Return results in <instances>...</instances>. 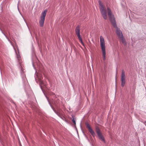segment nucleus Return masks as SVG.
I'll list each match as a JSON object with an SVG mask.
<instances>
[{"mask_svg": "<svg viewBox=\"0 0 146 146\" xmlns=\"http://www.w3.org/2000/svg\"><path fill=\"white\" fill-rule=\"evenodd\" d=\"M33 66L34 67V68L35 70V74L36 73V76H35V80L36 82L37 83H39L40 87L41 90H42L43 93L46 98L49 104L50 105V106L53 111L55 113H56L60 118L62 119L63 116L61 113V110L59 108V100H58L57 101H53L52 103V104L55 107V108L58 110V111H57L51 104L48 97H47L44 90L43 88V87L46 88H47V87L46 82H44L42 80L43 79L42 75L41 74H38L36 73V70L34 66V64L33 62Z\"/></svg>", "mask_w": 146, "mask_h": 146, "instance_id": "obj_1", "label": "nucleus"}, {"mask_svg": "<svg viewBox=\"0 0 146 146\" xmlns=\"http://www.w3.org/2000/svg\"><path fill=\"white\" fill-rule=\"evenodd\" d=\"M107 11L111 23L114 27L116 29V33L118 37L119 40L121 41L125 45H126V42L125 39L124 38L122 32L120 29L117 27L115 18L114 17V15L112 14L111 9L109 7H108L107 8Z\"/></svg>", "mask_w": 146, "mask_h": 146, "instance_id": "obj_2", "label": "nucleus"}, {"mask_svg": "<svg viewBox=\"0 0 146 146\" xmlns=\"http://www.w3.org/2000/svg\"><path fill=\"white\" fill-rule=\"evenodd\" d=\"M98 4L100 6V9L103 17L104 19L106 20L107 19V12L106 9H104V7L103 5L102 1L99 0L98 1Z\"/></svg>", "mask_w": 146, "mask_h": 146, "instance_id": "obj_3", "label": "nucleus"}, {"mask_svg": "<svg viewBox=\"0 0 146 146\" xmlns=\"http://www.w3.org/2000/svg\"><path fill=\"white\" fill-rule=\"evenodd\" d=\"M95 131L99 139L104 143H106V141L104 136L103 135L100 128L97 126L96 127Z\"/></svg>", "mask_w": 146, "mask_h": 146, "instance_id": "obj_4", "label": "nucleus"}, {"mask_svg": "<svg viewBox=\"0 0 146 146\" xmlns=\"http://www.w3.org/2000/svg\"><path fill=\"white\" fill-rule=\"evenodd\" d=\"M100 45L102 52L103 60H105L106 59V51L105 42H100Z\"/></svg>", "mask_w": 146, "mask_h": 146, "instance_id": "obj_5", "label": "nucleus"}, {"mask_svg": "<svg viewBox=\"0 0 146 146\" xmlns=\"http://www.w3.org/2000/svg\"><path fill=\"white\" fill-rule=\"evenodd\" d=\"M85 125L86 127L88 129L89 132L91 134L93 137H95L96 135V133H95L94 130L92 128L90 124L86 122L85 123Z\"/></svg>", "mask_w": 146, "mask_h": 146, "instance_id": "obj_6", "label": "nucleus"}, {"mask_svg": "<svg viewBox=\"0 0 146 146\" xmlns=\"http://www.w3.org/2000/svg\"><path fill=\"white\" fill-rule=\"evenodd\" d=\"M6 30H7V27L6 26L2 23L0 24V31L5 37L9 40L8 37L7 36L5 33L6 31Z\"/></svg>", "mask_w": 146, "mask_h": 146, "instance_id": "obj_7", "label": "nucleus"}, {"mask_svg": "<svg viewBox=\"0 0 146 146\" xmlns=\"http://www.w3.org/2000/svg\"><path fill=\"white\" fill-rule=\"evenodd\" d=\"M121 81V86L123 87L124 86L126 82L125 73L123 70H122Z\"/></svg>", "mask_w": 146, "mask_h": 146, "instance_id": "obj_8", "label": "nucleus"}, {"mask_svg": "<svg viewBox=\"0 0 146 146\" xmlns=\"http://www.w3.org/2000/svg\"><path fill=\"white\" fill-rule=\"evenodd\" d=\"M20 67L21 68L20 72L21 73V77L23 78V80H25L26 79L24 73V72L23 71V68L22 66L20 65Z\"/></svg>", "mask_w": 146, "mask_h": 146, "instance_id": "obj_9", "label": "nucleus"}, {"mask_svg": "<svg viewBox=\"0 0 146 146\" xmlns=\"http://www.w3.org/2000/svg\"><path fill=\"white\" fill-rule=\"evenodd\" d=\"M47 11V10L45 9L43 12H42L41 13V18L45 19Z\"/></svg>", "mask_w": 146, "mask_h": 146, "instance_id": "obj_10", "label": "nucleus"}, {"mask_svg": "<svg viewBox=\"0 0 146 146\" xmlns=\"http://www.w3.org/2000/svg\"><path fill=\"white\" fill-rule=\"evenodd\" d=\"M45 19L40 18L39 21V24L40 27H42L43 26Z\"/></svg>", "mask_w": 146, "mask_h": 146, "instance_id": "obj_11", "label": "nucleus"}, {"mask_svg": "<svg viewBox=\"0 0 146 146\" xmlns=\"http://www.w3.org/2000/svg\"><path fill=\"white\" fill-rule=\"evenodd\" d=\"M72 121L73 122V123L74 124V126H75V127L76 129V131H77V133H78V130H77V129L76 128V119L74 117V116L72 115Z\"/></svg>", "mask_w": 146, "mask_h": 146, "instance_id": "obj_12", "label": "nucleus"}, {"mask_svg": "<svg viewBox=\"0 0 146 146\" xmlns=\"http://www.w3.org/2000/svg\"><path fill=\"white\" fill-rule=\"evenodd\" d=\"M76 34L80 33V29L79 25H78L76 27L75 29Z\"/></svg>", "mask_w": 146, "mask_h": 146, "instance_id": "obj_13", "label": "nucleus"}, {"mask_svg": "<svg viewBox=\"0 0 146 146\" xmlns=\"http://www.w3.org/2000/svg\"><path fill=\"white\" fill-rule=\"evenodd\" d=\"M76 35H77L79 40L81 39L82 38V37L80 35V33L76 34Z\"/></svg>", "mask_w": 146, "mask_h": 146, "instance_id": "obj_14", "label": "nucleus"}, {"mask_svg": "<svg viewBox=\"0 0 146 146\" xmlns=\"http://www.w3.org/2000/svg\"><path fill=\"white\" fill-rule=\"evenodd\" d=\"M104 38L103 37H102L101 36H100V42H104Z\"/></svg>", "mask_w": 146, "mask_h": 146, "instance_id": "obj_15", "label": "nucleus"}, {"mask_svg": "<svg viewBox=\"0 0 146 146\" xmlns=\"http://www.w3.org/2000/svg\"><path fill=\"white\" fill-rule=\"evenodd\" d=\"M15 52H16V54L17 56L18 59H19V58H20V56L19 54V51H18V53H17L16 51Z\"/></svg>", "mask_w": 146, "mask_h": 146, "instance_id": "obj_16", "label": "nucleus"}, {"mask_svg": "<svg viewBox=\"0 0 146 146\" xmlns=\"http://www.w3.org/2000/svg\"><path fill=\"white\" fill-rule=\"evenodd\" d=\"M79 40L80 41V42L83 45H84V43L82 41V38L81 39H80V40Z\"/></svg>", "mask_w": 146, "mask_h": 146, "instance_id": "obj_17", "label": "nucleus"}, {"mask_svg": "<svg viewBox=\"0 0 146 146\" xmlns=\"http://www.w3.org/2000/svg\"><path fill=\"white\" fill-rule=\"evenodd\" d=\"M32 55L33 56H35V53L33 51H32Z\"/></svg>", "mask_w": 146, "mask_h": 146, "instance_id": "obj_18", "label": "nucleus"}, {"mask_svg": "<svg viewBox=\"0 0 146 146\" xmlns=\"http://www.w3.org/2000/svg\"><path fill=\"white\" fill-rule=\"evenodd\" d=\"M83 133H84V135L85 136L87 139H88V137L87 136V135L84 133V132H83Z\"/></svg>", "mask_w": 146, "mask_h": 146, "instance_id": "obj_19", "label": "nucleus"}, {"mask_svg": "<svg viewBox=\"0 0 146 146\" xmlns=\"http://www.w3.org/2000/svg\"><path fill=\"white\" fill-rule=\"evenodd\" d=\"M26 23L27 25V27H28V29H29V31H30V29H29V26H28V24H27V23Z\"/></svg>", "mask_w": 146, "mask_h": 146, "instance_id": "obj_20", "label": "nucleus"}, {"mask_svg": "<svg viewBox=\"0 0 146 146\" xmlns=\"http://www.w3.org/2000/svg\"><path fill=\"white\" fill-rule=\"evenodd\" d=\"M115 83H116L115 86H116V78H115Z\"/></svg>", "mask_w": 146, "mask_h": 146, "instance_id": "obj_21", "label": "nucleus"}, {"mask_svg": "<svg viewBox=\"0 0 146 146\" xmlns=\"http://www.w3.org/2000/svg\"><path fill=\"white\" fill-rule=\"evenodd\" d=\"M81 123H82L81 122V123H80V126H81Z\"/></svg>", "mask_w": 146, "mask_h": 146, "instance_id": "obj_22", "label": "nucleus"}, {"mask_svg": "<svg viewBox=\"0 0 146 146\" xmlns=\"http://www.w3.org/2000/svg\"><path fill=\"white\" fill-rule=\"evenodd\" d=\"M43 74L44 75V76H45V75L43 73Z\"/></svg>", "mask_w": 146, "mask_h": 146, "instance_id": "obj_23", "label": "nucleus"}]
</instances>
